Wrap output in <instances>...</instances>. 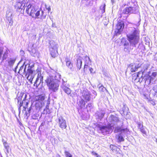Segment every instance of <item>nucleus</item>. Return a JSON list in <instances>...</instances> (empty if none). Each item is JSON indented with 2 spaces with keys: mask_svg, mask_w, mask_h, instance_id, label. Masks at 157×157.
<instances>
[{
  "mask_svg": "<svg viewBox=\"0 0 157 157\" xmlns=\"http://www.w3.org/2000/svg\"><path fill=\"white\" fill-rule=\"evenodd\" d=\"M49 76L47 77L45 80L49 90L55 92L57 91L59 86V79L60 75L58 73H56L55 76Z\"/></svg>",
  "mask_w": 157,
  "mask_h": 157,
  "instance_id": "nucleus-1",
  "label": "nucleus"
},
{
  "mask_svg": "<svg viewBox=\"0 0 157 157\" xmlns=\"http://www.w3.org/2000/svg\"><path fill=\"white\" fill-rule=\"evenodd\" d=\"M127 36L131 44L135 47L139 41L140 31L137 28H131Z\"/></svg>",
  "mask_w": 157,
  "mask_h": 157,
  "instance_id": "nucleus-2",
  "label": "nucleus"
},
{
  "mask_svg": "<svg viewBox=\"0 0 157 157\" xmlns=\"http://www.w3.org/2000/svg\"><path fill=\"white\" fill-rule=\"evenodd\" d=\"M25 7L26 12L30 16L33 17L38 18H40L41 19H44L46 16L44 15V12L41 11V13L40 14L39 10H38L36 8L34 7V6L29 3H27L25 4Z\"/></svg>",
  "mask_w": 157,
  "mask_h": 157,
  "instance_id": "nucleus-3",
  "label": "nucleus"
},
{
  "mask_svg": "<svg viewBox=\"0 0 157 157\" xmlns=\"http://www.w3.org/2000/svg\"><path fill=\"white\" fill-rule=\"evenodd\" d=\"M27 96L26 93H21L17 98L19 108L22 106H23V108H27L28 101L26 99Z\"/></svg>",
  "mask_w": 157,
  "mask_h": 157,
  "instance_id": "nucleus-4",
  "label": "nucleus"
},
{
  "mask_svg": "<svg viewBox=\"0 0 157 157\" xmlns=\"http://www.w3.org/2000/svg\"><path fill=\"white\" fill-rule=\"evenodd\" d=\"M58 44L53 41L50 42V45L49 46L50 54L53 58L56 57L58 55L57 48Z\"/></svg>",
  "mask_w": 157,
  "mask_h": 157,
  "instance_id": "nucleus-5",
  "label": "nucleus"
},
{
  "mask_svg": "<svg viewBox=\"0 0 157 157\" xmlns=\"http://www.w3.org/2000/svg\"><path fill=\"white\" fill-rule=\"evenodd\" d=\"M124 26V25L123 22L122 21H118L117 22L115 32V34L116 36H117L121 33Z\"/></svg>",
  "mask_w": 157,
  "mask_h": 157,
  "instance_id": "nucleus-6",
  "label": "nucleus"
},
{
  "mask_svg": "<svg viewBox=\"0 0 157 157\" xmlns=\"http://www.w3.org/2000/svg\"><path fill=\"white\" fill-rule=\"evenodd\" d=\"M62 83L61 85V87L63 90L67 94L69 95L71 94V90L69 88L70 86L67 84V82H65L62 79Z\"/></svg>",
  "mask_w": 157,
  "mask_h": 157,
  "instance_id": "nucleus-7",
  "label": "nucleus"
},
{
  "mask_svg": "<svg viewBox=\"0 0 157 157\" xmlns=\"http://www.w3.org/2000/svg\"><path fill=\"white\" fill-rule=\"evenodd\" d=\"M82 98L87 102L90 101V94L88 90H84L82 93Z\"/></svg>",
  "mask_w": 157,
  "mask_h": 157,
  "instance_id": "nucleus-8",
  "label": "nucleus"
},
{
  "mask_svg": "<svg viewBox=\"0 0 157 157\" xmlns=\"http://www.w3.org/2000/svg\"><path fill=\"white\" fill-rule=\"evenodd\" d=\"M141 81L143 80L145 81V83L149 84L151 83H153V81L154 80L155 78L153 77L152 75L150 76H144V77L142 78Z\"/></svg>",
  "mask_w": 157,
  "mask_h": 157,
  "instance_id": "nucleus-9",
  "label": "nucleus"
},
{
  "mask_svg": "<svg viewBox=\"0 0 157 157\" xmlns=\"http://www.w3.org/2000/svg\"><path fill=\"white\" fill-rule=\"evenodd\" d=\"M141 66V64L140 63L138 64L131 63L128 66V67L130 69V71L132 72H133L136 71Z\"/></svg>",
  "mask_w": 157,
  "mask_h": 157,
  "instance_id": "nucleus-10",
  "label": "nucleus"
},
{
  "mask_svg": "<svg viewBox=\"0 0 157 157\" xmlns=\"http://www.w3.org/2000/svg\"><path fill=\"white\" fill-rule=\"evenodd\" d=\"M149 66V65L148 64H144L143 69L140 71H139L138 73V74L137 75V77H139L140 75L142 74L141 75V78H143V77L144 76H145L144 75L146 74L145 71L147 69Z\"/></svg>",
  "mask_w": 157,
  "mask_h": 157,
  "instance_id": "nucleus-11",
  "label": "nucleus"
},
{
  "mask_svg": "<svg viewBox=\"0 0 157 157\" xmlns=\"http://www.w3.org/2000/svg\"><path fill=\"white\" fill-rule=\"evenodd\" d=\"M58 120L59 121V125L60 128L62 129H65L67 127L65 120L62 117L59 118Z\"/></svg>",
  "mask_w": 157,
  "mask_h": 157,
  "instance_id": "nucleus-12",
  "label": "nucleus"
},
{
  "mask_svg": "<svg viewBox=\"0 0 157 157\" xmlns=\"http://www.w3.org/2000/svg\"><path fill=\"white\" fill-rule=\"evenodd\" d=\"M110 148L113 152H115L116 154H121L120 151H121L120 149L117 147L112 144L110 146Z\"/></svg>",
  "mask_w": 157,
  "mask_h": 157,
  "instance_id": "nucleus-13",
  "label": "nucleus"
},
{
  "mask_svg": "<svg viewBox=\"0 0 157 157\" xmlns=\"http://www.w3.org/2000/svg\"><path fill=\"white\" fill-rule=\"evenodd\" d=\"M25 5V4L22 3L21 2H17L15 5V8L17 9V10L21 9L24 10Z\"/></svg>",
  "mask_w": 157,
  "mask_h": 157,
  "instance_id": "nucleus-14",
  "label": "nucleus"
},
{
  "mask_svg": "<svg viewBox=\"0 0 157 157\" xmlns=\"http://www.w3.org/2000/svg\"><path fill=\"white\" fill-rule=\"evenodd\" d=\"M43 80V77L41 76L40 75H38L37 77L36 78V80L34 83V85L38 87V86L40 84L41 82Z\"/></svg>",
  "mask_w": 157,
  "mask_h": 157,
  "instance_id": "nucleus-15",
  "label": "nucleus"
},
{
  "mask_svg": "<svg viewBox=\"0 0 157 157\" xmlns=\"http://www.w3.org/2000/svg\"><path fill=\"white\" fill-rule=\"evenodd\" d=\"M84 59L85 60V65L84 66V70H85L87 67L88 64H90L91 63V61L89 57L87 56H85L84 57Z\"/></svg>",
  "mask_w": 157,
  "mask_h": 157,
  "instance_id": "nucleus-16",
  "label": "nucleus"
},
{
  "mask_svg": "<svg viewBox=\"0 0 157 157\" xmlns=\"http://www.w3.org/2000/svg\"><path fill=\"white\" fill-rule=\"evenodd\" d=\"M155 81L157 84V77ZM151 94H152L153 96L157 97V85L154 86L153 87L152 90H151Z\"/></svg>",
  "mask_w": 157,
  "mask_h": 157,
  "instance_id": "nucleus-17",
  "label": "nucleus"
},
{
  "mask_svg": "<svg viewBox=\"0 0 157 157\" xmlns=\"http://www.w3.org/2000/svg\"><path fill=\"white\" fill-rule=\"evenodd\" d=\"M82 58L81 57H79L77 59L76 65L78 70H79L81 68L82 63Z\"/></svg>",
  "mask_w": 157,
  "mask_h": 157,
  "instance_id": "nucleus-18",
  "label": "nucleus"
},
{
  "mask_svg": "<svg viewBox=\"0 0 157 157\" xmlns=\"http://www.w3.org/2000/svg\"><path fill=\"white\" fill-rule=\"evenodd\" d=\"M25 63L24 64L20 67L18 73L20 74H25L26 73V69L27 65H25Z\"/></svg>",
  "mask_w": 157,
  "mask_h": 157,
  "instance_id": "nucleus-19",
  "label": "nucleus"
},
{
  "mask_svg": "<svg viewBox=\"0 0 157 157\" xmlns=\"http://www.w3.org/2000/svg\"><path fill=\"white\" fill-rule=\"evenodd\" d=\"M131 7L132 13H136L138 12L139 7L136 4H134L133 6Z\"/></svg>",
  "mask_w": 157,
  "mask_h": 157,
  "instance_id": "nucleus-20",
  "label": "nucleus"
},
{
  "mask_svg": "<svg viewBox=\"0 0 157 157\" xmlns=\"http://www.w3.org/2000/svg\"><path fill=\"white\" fill-rule=\"evenodd\" d=\"M129 131L128 129L127 128H121L120 127H117L115 130V132H128Z\"/></svg>",
  "mask_w": 157,
  "mask_h": 157,
  "instance_id": "nucleus-21",
  "label": "nucleus"
},
{
  "mask_svg": "<svg viewBox=\"0 0 157 157\" xmlns=\"http://www.w3.org/2000/svg\"><path fill=\"white\" fill-rule=\"evenodd\" d=\"M16 59L15 58H10L8 59V65L10 67H12L14 64Z\"/></svg>",
  "mask_w": 157,
  "mask_h": 157,
  "instance_id": "nucleus-22",
  "label": "nucleus"
},
{
  "mask_svg": "<svg viewBox=\"0 0 157 157\" xmlns=\"http://www.w3.org/2000/svg\"><path fill=\"white\" fill-rule=\"evenodd\" d=\"M65 61L66 63L67 66L71 69V71L73 70V64L71 61L69 60L68 59H66Z\"/></svg>",
  "mask_w": 157,
  "mask_h": 157,
  "instance_id": "nucleus-23",
  "label": "nucleus"
},
{
  "mask_svg": "<svg viewBox=\"0 0 157 157\" xmlns=\"http://www.w3.org/2000/svg\"><path fill=\"white\" fill-rule=\"evenodd\" d=\"M34 100L36 101H38L39 102L40 101H42L44 99V97L42 95H39L35 97L34 98Z\"/></svg>",
  "mask_w": 157,
  "mask_h": 157,
  "instance_id": "nucleus-24",
  "label": "nucleus"
},
{
  "mask_svg": "<svg viewBox=\"0 0 157 157\" xmlns=\"http://www.w3.org/2000/svg\"><path fill=\"white\" fill-rule=\"evenodd\" d=\"M117 139L118 142H120L124 141V139L121 135V133L119 134L117 136Z\"/></svg>",
  "mask_w": 157,
  "mask_h": 157,
  "instance_id": "nucleus-25",
  "label": "nucleus"
},
{
  "mask_svg": "<svg viewBox=\"0 0 157 157\" xmlns=\"http://www.w3.org/2000/svg\"><path fill=\"white\" fill-rule=\"evenodd\" d=\"M31 109H24L23 110V112L25 113L26 116L29 115L30 114V111Z\"/></svg>",
  "mask_w": 157,
  "mask_h": 157,
  "instance_id": "nucleus-26",
  "label": "nucleus"
},
{
  "mask_svg": "<svg viewBox=\"0 0 157 157\" xmlns=\"http://www.w3.org/2000/svg\"><path fill=\"white\" fill-rule=\"evenodd\" d=\"M8 51L6 50V51L4 53L2 59V62H3L4 60L6 59L8 57Z\"/></svg>",
  "mask_w": 157,
  "mask_h": 157,
  "instance_id": "nucleus-27",
  "label": "nucleus"
},
{
  "mask_svg": "<svg viewBox=\"0 0 157 157\" xmlns=\"http://www.w3.org/2000/svg\"><path fill=\"white\" fill-rule=\"evenodd\" d=\"M3 144L6 150L7 151H8V150L10 149V147L6 141H3Z\"/></svg>",
  "mask_w": 157,
  "mask_h": 157,
  "instance_id": "nucleus-28",
  "label": "nucleus"
},
{
  "mask_svg": "<svg viewBox=\"0 0 157 157\" xmlns=\"http://www.w3.org/2000/svg\"><path fill=\"white\" fill-rule=\"evenodd\" d=\"M85 100L81 98V100L79 102V105L81 108H83L85 106Z\"/></svg>",
  "mask_w": 157,
  "mask_h": 157,
  "instance_id": "nucleus-29",
  "label": "nucleus"
},
{
  "mask_svg": "<svg viewBox=\"0 0 157 157\" xmlns=\"http://www.w3.org/2000/svg\"><path fill=\"white\" fill-rule=\"evenodd\" d=\"M99 130L102 133L107 132L108 131L106 126H102L99 127Z\"/></svg>",
  "mask_w": 157,
  "mask_h": 157,
  "instance_id": "nucleus-30",
  "label": "nucleus"
},
{
  "mask_svg": "<svg viewBox=\"0 0 157 157\" xmlns=\"http://www.w3.org/2000/svg\"><path fill=\"white\" fill-rule=\"evenodd\" d=\"M27 76V78L28 80H29L30 82H32L33 78L34 76L32 75H30V74H29L27 76Z\"/></svg>",
  "mask_w": 157,
  "mask_h": 157,
  "instance_id": "nucleus-31",
  "label": "nucleus"
},
{
  "mask_svg": "<svg viewBox=\"0 0 157 157\" xmlns=\"http://www.w3.org/2000/svg\"><path fill=\"white\" fill-rule=\"evenodd\" d=\"M26 76H27L29 74L30 75H33V71L31 68H28L27 70V72L26 73Z\"/></svg>",
  "mask_w": 157,
  "mask_h": 157,
  "instance_id": "nucleus-32",
  "label": "nucleus"
},
{
  "mask_svg": "<svg viewBox=\"0 0 157 157\" xmlns=\"http://www.w3.org/2000/svg\"><path fill=\"white\" fill-rule=\"evenodd\" d=\"M50 113V111L49 109H44L43 113L44 114H49Z\"/></svg>",
  "mask_w": 157,
  "mask_h": 157,
  "instance_id": "nucleus-33",
  "label": "nucleus"
},
{
  "mask_svg": "<svg viewBox=\"0 0 157 157\" xmlns=\"http://www.w3.org/2000/svg\"><path fill=\"white\" fill-rule=\"evenodd\" d=\"M12 13L10 11H7L6 13V17H12Z\"/></svg>",
  "mask_w": 157,
  "mask_h": 157,
  "instance_id": "nucleus-34",
  "label": "nucleus"
},
{
  "mask_svg": "<svg viewBox=\"0 0 157 157\" xmlns=\"http://www.w3.org/2000/svg\"><path fill=\"white\" fill-rule=\"evenodd\" d=\"M64 153L66 157H72V155L71 153L68 151H65Z\"/></svg>",
  "mask_w": 157,
  "mask_h": 157,
  "instance_id": "nucleus-35",
  "label": "nucleus"
},
{
  "mask_svg": "<svg viewBox=\"0 0 157 157\" xmlns=\"http://www.w3.org/2000/svg\"><path fill=\"white\" fill-rule=\"evenodd\" d=\"M122 13L124 14H129L127 7L125 8L123 10Z\"/></svg>",
  "mask_w": 157,
  "mask_h": 157,
  "instance_id": "nucleus-36",
  "label": "nucleus"
},
{
  "mask_svg": "<svg viewBox=\"0 0 157 157\" xmlns=\"http://www.w3.org/2000/svg\"><path fill=\"white\" fill-rule=\"evenodd\" d=\"M7 20L9 22L10 25H12L13 24V21L12 20V17H6Z\"/></svg>",
  "mask_w": 157,
  "mask_h": 157,
  "instance_id": "nucleus-37",
  "label": "nucleus"
},
{
  "mask_svg": "<svg viewBox=\"0 0 157 157\" xmlns=\"http://www.w3.org/2000/svg\"><path fill=\"white\" fill-rule=\"evenodd\" d=\"M105 4H104L103 6H101L100 7V9L102 10V13L105 12Z\"/></svg>",
  "mask_w": 157,
  "mask_h": 157,
  "instance_id": "nucleus-38",
  "label": "nucleus"
},
{
  "mask_svg": "<svg viewBox=\"0 0 157 157\" xmlns=\"http://www.w3.org/2000/svg\"><path fill=\"white\" fill-rule=\"evenodd\" d=\"M137 127L139 129L143 127V124L140 122L137 123Z\"/></svg>",
  "mask_w": 157,
  "mask_h": 157,
  "instance_id": "nucleus-39",
  "label": "nucleus"
},
{
  "mask_svg": "<svg viewBox=\"0 0 157 157\" xmlns=\"http://www.w3.org/2000/svg\"><path fill=\"white\" fill-rule=\"evenodd\" d=\"M93 155L96 156V157H100V156L97 153L95 152L94 151H92L91 152Z\"/></svg>",
  "mask_w": 157,
  "mask_h": 157,
  "instance_id": "nucleus-40",
  "label": "nucleus"
},
{
  "mask_svg": "<svg viewBox=\"0 0 157 157\" xmlns=\"http://www.w3.org/2000/svg\"><path fill=\"white\" fill-rule=\"evenodd\" d=\"M107 130L111 129L112 128V126L111 124H109L107 126H106Z\"/></svg>",
  "mask_w": 157,
  "mask_h": 157,
  "instance_id": "nucleus-41",
  "label": "nucleus"
},
{
  "mask_svg": "<svg viewBox=\"0 0 157 157\" xmlns=\"http://www.w3.org/2000/svg\"><path fill=\"white\" fill-rule=\"evenodd\" d=\"M140 131L144 134H146V131H145L144 128H142L140 129Z\"/></svg>",
  "mask_w": 157,
  "mask_h": 157,
  "instance_id": "nucleus-42",
  "label": "nucleus"
},
{
  "mask_svg": "<svg viewBox=\"0 0 157 157\" xmlns=\"http://www.w3.org/2000/svg\"><path fill=\"white\" fill-rule=\"evenodd\" d=\"M157 75V72H153L151 75L153 77L155 78L156 76Z\"/></svg>",
  "mask_w": 157,
  "mask_h": 157,
  "instance_id": "nucleus-43",
  "label": "nucleus"
},
{
  "mask_svg": "<svg viewBox=\"0 0 157 157\" xmlns=\"http://www.w3.org/2000/svg\"><path fill=\"white\" fill-rule=\"evenodd\" d=\"M92 93L93 94V96H94V98H95V97L97 96V93L96 91L94 90H93L92 91Z\"/></svg>",
  "mask_w": 157,
  "mask_h": 157,
  "instance_id": "nucleus-44",
  "label": "nucleus"
},
{
  "mask_svg": "<svg viewBox=\"0 0 157 157\" xmlns=\"http://www.w3.org/2000/svg\"><path fill=\"white\" fill-rule=\"evenodd\" d=\"M127 8H128V10L129 14L132 13L131 11V7H128Z\"/></svg>",
  "mask_w": 157,
  "mask_h": 157,
  "instance_id": "nucleus-45",
  "label": "nucleus"
},
{
  "mask_svg": "<svg viewBox=\"0 0 157 157\" xmlns=\"http://www.w3.org/2000/svg\"><path fill=\"white\" fill-rule=\"evenodd\" d=\"M92 107V104L91 103H89L86 106V108H90V107Z\"/></svg>",
  "mask_w": 157,
  "mask_h": 157,
  "instance_id": "nucleus-46",
  "label": "nucleus"
},
{
  "mask_svg": "<svg viewBox=\"0 0 157 157\" xmlns=\"http://www.w3.org/2000/svg\"><path fill=\"white\" fill-rule=\"evenodd\" d=\"M129 44L127 41H125L124 44V46H127Z\"/></svg>",
  "mask_w": 157,
  "mask_h": 157,
  "instance_id": "nucleus-47",
  "label": "nucleus"
},
{
  "mask_svg": "<svg viewBox=\"0 0 157 157\" xmlns=\"http://www.w3.org/2000/svg\"><path fill=\"white\" fill-rule=\"evenodd\" d=\"M46 8L48 10V11L49 12L51 10V8L50 6H46Z\"/></svg>",
  "mask_w": 157,
  "mask_h": 157,
  "instance_id": "nucleus-48",
  "label": "nucleus"
},
{
  "mask_svg": "<svg viewBox=\"0 0 157 157\" xmlns=\"http://www.w3.org/2000/svg\"><path fill=\"white\" fill-rule=\"evenodd\" d=\"M89 70L90 71V72L91 73H93L94 69L90 67L89 68Z\"/></svg>",
  "mask_w": 157,
  "mask_h": 157,
  "instance_id": "nucleus-49",
  "label": "nucleus"
},
{
  "mask_svg": "<svg viewBox=\"0 0 157 157\" xmlns=\"http://www.w3.org/2000/svg\"><path fill=\"white\" fill-rule=\"evenodd\" d=\"M104 89H105V88L103 86H101L99 88V89L100 90H101L103 91V90H104Z\"/></svg>",
  "mask_w": 157,
  "mask_h": 157,
  "instance_id": "nucleus-50",
  "label": "nucleus"
},
{
  "mask_svg": "<svg viewBox=\"0 0 157 157\" xmlns=\"http://www.w3.org/2000/svg\"><path fill=\"white\" fill-rule=\"evenodd\" d=\"M29 124L30 125H31V124H32L33 123V119L31 120L30 121H29Z\"/></svg>",
  "mask_w": 157,
  "mask_h": 157,
  "instance_id": "nucleus-51",
  "label": "nucleus"
},
{
  "mask_svg": "<svg viewBox=\"0 0 157 157\" xmlns=\"http://www.w3.org/2000/svg\"><path fill=\"white\" fill-rule=\"evenodd\" d=\"M44 124H45V122L44 121L43 122H42L41 123V124L40 125V126H43L44 125Z\"/></svg>",
  "mask_w": 157,
  "mask_h": 157,
  "instance_id": "nucleus-52",
  "label": "nucleus"
},
{
  "mask_svg": "<svg viewBox=\"0 0 157 157\" xmlns=\"http://www.w3.org/2000/svg\"><path fill=\"white\" fill-rule=\"evenodd\" d=\"M36 108H41V106H39V107H38L37 106V102H36Z\"/></svg>",
  "mask_w": 157,
  "mask_h": 157,
  "instance_id": "nucleus-53",
  "label": "nucleus"
},
{
  "mask_svg": "<svg viewBox=\"0 0 157 157\" xmlns=\"http://www.w3.org/2000/svg\"><path fill=\"white\" fill-rule=\"evenodd\" d=\"M111 2L113 3L115 2V0H111Z\"/></svg>",
  "mask_w": 157,
  "mask_h": 157,
  "instance_id": "nucleus-54",
  "label": "nucleus"
},
{
  "mask_svg": "<svg viewBox=\"0 0 157 157\" xmlns=\"http://www.w3.org/2000/svg\"><path fill=\"white\" fill-rule=\"evenodd\" d=\"M128 50V48H124V51H127V50Z\"/></svg>",
  "mask_w": 157,
  "mask_h": 157,
  "instance_id": "nucleus-55",
  "label": "nucleus"
},
{
  "mask_svg": "<svg viewBox=\"0 0 157 157\" xmlns=\"http://www.w3.org/2000/svg\"><path fill=\"white\" fill-rule=\"evenodd\" d=\"M20 52L21 53V54L22 55V53H24V52L23 51H21Z\"/></svg>",
  "mask_w": 157,
  "mask_h": 157,
  "instance_id": "nucleus-56",
  "label": "nucleus"
},
{
  "mask_svg": "<svg viewBox=\"0 0 157 157\" xmlns=\"http://www.w3.org/2000/svg\"><path fill=\"white\" fill-rule=\"evenodd\" d=\"M17 66L15 67V68L14 71H16V69H17Z\"/></svg>",
  "mask_w": 157,
  "mask_h": 157,
  "instance_id": "nucleus-57",
  "label": "nucleus"
},
{
  "mask_svg": "<svg viewBox=\"0 0 157 157\" xmlns=\"http://www.w3.org/2000/svg\"><path fill=\"white\" fill-rule=\"evenodd\" d=\"M33 119H36V118H33Z\"/></svg>",
  "mask_w": 157,
  "mask_h": 157,
  "instance_id": "nucleus-58",
  "label": "nucleus"
},
{
  "mask_svg": "<svg viewBox=\"0 0 157 157\" xmlns=\"http://www.w3.org/2000/svg\"><path fill=\"white\" fill-rule=\"evenodd\" d=\"M156 143H157V140H156Z\"/></svg>",
  "mask_w": 157,
  "mask_h": 157,
  "instance_id": "nucleus-59",
  "label": "nucleus"
}]
</instances>
